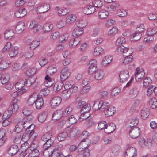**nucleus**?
<instances>
[{
	"label": "nucleus",
	"mask_w": 157,
	"mask_h": 157,
	"mask_svg": "<svg viewBox=\"0 0 157 157\" xmlns=\"http://www.w3.org/2000/svg\"><path fill=\"white\" fill-rule=\"evenodd\" d=\"M110 104L107 101L101 100L100 101L97 100L94 101L93 107L94 108L97 106V108H95L97 110L99 109L100 110L104 111L110 106Z\"/></svg>",
	"instance_id": "3"
},
{
	"label": "nucleus",
	"mask_w": 157,
	"mask_h": 157,
	"mask_svg": "<svg viewBox=\"0 0 157 157\" xmlns=\"http://www.w3.org/2000/svg\"><path fill=\"white\" fill-rule=\"evenodd\" d=\"M38 146V141L36 140H34L30 146V151H35L36 149H38L37 147Z\"/></svg>",
	"instance_id": "58"
},
{
	"label": "nucleus",
	"mask_w": 157,
	"mask_h": 157,
	"mask_svg": "<svg viewBox=\"0 0 157 157\" xmlns=\"http://www.w3.org/2000/svg\"><path fill=\"white\" fill-rule=\"evenodd\" d=\"M26 43L28 45H30V48L32 50L36 48L40 45L39 41L36 40L32 41L29 39L27 40Z\"/></svg>",
	"instance_id": "18"
},
{
	"label": "nucleus",
	"mask_w": 157,
	"mask_h": 157,
	"mask_svg": "<svg viewBox=\"0 0 157 157\" xmlns=\"http://www.w3.org/2000/svg\"><path fill=\"white\" fill-rule=\"evenodd\" d=\"M45 81L44 83V85L46 87H50L54 84L52 79L47 75L45 77Z\"/></svg>",
	"instance_id": "33"
},
{
	"label": "nucleus",
	"mask_w": 157,
	"mask_h": 157,
	"mask_svg": "<svg viewBox=\"0 0 157 157\" xmlns=\"http://www.w3.org/2000/svg\"><path fill=\"white\" fill-rule=\"evenodd\" d=\"M117 51V52L123 54V56L125 54H131L133 52V49L132 48H127L123 45L118 46Z\"/></svg>",
	"instance_id": "6"
},
{
	"label": "nucleus",
	"mask_w": 157,
	"mask_h": 157,
	"mask_svg": "<svg viewBox=\"0 0 157 157\" xmlns=\"http://www.w3.org/2000/svg\"><path fill=\"white\" fill-rule=\"evenodd\" d=\"M18 101V99L17 98L13 100L11 103V109L6 111L4 113L5 117H10L13 113L17 110L19 108L18 105L17 103Z\"/></svg>",
	"instance_id": "2"
},
{
	"label": "nucleus",
	"mask_w": 157,
	"mask_h": 157,
	"mask_svg": "<svg viewBox=\"0 0 157 157\" xmlns=\"http://www.w3.org/2000/svg\"><path fill=\"white\" fill-rule=\"evenodd\" d=\"M44 101L41 97L39 98L37 96L35 102L36 107L37 109H40L43 106Z\"/></svg>",
	"instance_id": "28"
},
{
	"label": "nucleus",
	"mask_w": 157,
	"mask_h": 157,
	"mask_svg": "<svg viewBox=\"0 0 157 157\" xmlns=\"http://www.w3.org/2000/svg\"><path fill=\"white\" fill-rule=\"evenodd\" d=\"M120 81L123 83L126 82L129 78V72L127 70H125L120 72L119 75Z\"/></svg>",
	"instance_id": "12"
},
{
	"label": "nucleus",
	"mask_w": 157,
	"mask_h": 157,
	"mask_svg": "<svg viewBox=\"0 0 157 157\" xmlns=\"http://www.w3.org/2000/svg\"><path fill=\"white\" fill-rule=\"evenodd\" d=\"M45 142L43 146V148L44 149H48L54 143V141L52 139L47 140Z\"/></svg>",
	"instance_id": "52"
},
{
	"label": "nucleus",
	"mask_w": 157,
	"mask_h": 157,
	"mask_svg": "<svg viewBox=\"0 0 157 157\" xmlns=\"http://www.w3.org/2000/svg\"><path fill=\"white\" fill-rule=\"evenodd\" d=\"M91 109V106L90 104H86V102L84 106L81 108L80 112L81 113L84 112H89Z\"/></svg>",
	"instance_id": "60"
},
{
	"label": "nucleus",
	"mask_w": 157,
	"mask_h": 157,
	"mask_svg": "<svg viewBox=\"0 0 157 157\" xmlns=\"http://www.w3.org/2000/svg\"><path fill=\"white\" fill-rule=\"evenodd\" d=\"M150 114V112L148 109L144 108L142 110L141 115L143 119L147 118Z\"/></svg>",
	"instance_id": "36"
},
{
	"label": "nucleus",
	"mask_w": 157,
	"mask_h": 157,
	"mask_svg": "<svg viewBox=\"0 0 157 157\" xmlns=\"http://www.w3.org/2000/svg\"><path fill=\"white\" fill-rule=\"evenodd\" d=\"M138 119L136 117H134L129 119L127 122V124L128 127H135L138 123Z\"/></svg>",
	"instance_id": "25"
},
{
	"label": "nucleus",
	"mask_w": 157,
	"mask_h": 157,
	"mask_svg": "<svg viewBox=\"0 0 157 157\" xmlns=\"http://www.w3.org/2000/svg\"><path fill=\"white\" fill-rule=\"evenodd\" d=\"M115 111V107L110 105L104 111V113L105 116H109L112 115Z\"/></svg>",
	"instance_id": "23"
},
{
	"label": "nucleus",
	"mask_w": 157,
	"mask_h": 157,
	"mask_svg": "<svg viewBox=\"0 0 157 157\" xmlns=\"http://www.w3.org/2000/svg\"><path fill=\"white\" fill-rule=\"evenodd\" d=\"M116 14L118 16L123 17L127 15V12L125 10H119L117 11Z\"/></svg>",
	"instance_id": "57"
},
{
	"label": "nucleus",
	"mask_w": 157,
	"mask_h": 157,
	"mask_svg": "<svg viewBox=\"0 0 157 157\" xmlns=\"http://www.w3.org/2000/svg\"><path fill=\"white\" fill-rule=\"evenodd\" d=\"M108 12L105 10H101L98 13V15L100 19L105 18L109 15Z\"/></svg>",
	"instance_id": "39"
},
{
	"label": "nucleus",
	"mask_w": 157,
	"mask_h": 157,
	"mask_svg": "<svg viewBox=\"0 0 157 157\" xmlns=\"http://www.w3.org/2000/svg\"><path fill=\"white\" fill-rule=\"evenodd\" d=\"M19 151L18 147L16 145L11 146L8 150V152L11 156L15 155Z\"/></svg>",
	"instance_id": "20"
},
{
	"label": "nucleus",
	"mask_w": 157,
	"mask_h": 157,
	"mask_svg": "<svg viewBox=\"0 0 157 157\" xmlns=\"http://www.w3.org/2000/svg\"><path fill=\"white\" fill-rule=\"evenodd\" d=\"M59 148L56 147L53 150V151H51V157H59Z\"/></svg>",
	"instance_id": "62"
},
{
	"label": "nucleus",
	"mask_w": 157,
	"mask_h": 157,
	"mask_svg": "<svg viewBox=\"0 0 157 157\" xmlns=\"http://www.w3.org/2000/svg\"><path fill=\"white\" fill-rule=\"evenodd\" d=\"M53 28V25L50 23L45 24L43 26V30L44 33L48 32L52 30Z\"/></svg>",
	"instance_id": "42"
},
{
	"label": "nucleus",
	"mask_w": 157,
	"mask_h": 157,
	"mask_svg": "<svg viewBox=\"0 0 157 157\" xmlns=\"http://www.w3.org/2000/svg\"><path fill=\"white\" fill-rule=\"evenodd\" d=\"M104 75V71L102 70H99L95 72L94 78L97 80H101L103 78Z\"/></svg>",
	"instance_id": "27"
},
{
	"label": "nucleus",
	"mask_w": 157,
	"mask_h": 157,
	"mask_svg": "<svg viewBox=\"0 0 157 157\" xmlns=\"http://www.w3.org/2000/svg\"><path fill=\"white\" fill-rule=\"evenodd\" d=\"M23 122L22 120L20 119L15 128V132L17 133L20 132L22 130L23 128Z\"/></svg>",
	"instance_id": "29"
},
{
	"label": "nucleus",
	"mask_w": 157,
	"mask_h": 157,
	"mask_svg": "<svg viewBox=\"0 0 157 157\" xmlns=\"http://www.w3.org/2000/svg\"><path fill=\"white\" fill-rule=\"evenodd\" d=\"M25 83V81L23 79L19 80L15 85L16 90H19L21 89L24 86Z\"/></svg>",
	"instance_id": "35"
},
{
	"label": "nucleus",
	"mask_w": 157,
	"mask_h": 157,
	"mask_svg": "<svg viewBox=\"0 0 157 157\" xmlns=\"http://www.w3.org/2000/svg\"><path fill=\"white\" fill-rule=\"evenodd\" d=\"M104 49L100 46L96 47L93 52V55L95 57H98L101 55L104 51Z\"/></svg>",
	"instance_id": "14"
},
{
	"label": "nucleus",
	"mask_w": 157,
	"mask_h": 157,
	"mask_svg": "<svg viewBox=\"0 0 157 157\" xmlns=\"http://www.w3.org/2000/svg\"><path fill=\"white\" fill-rule=\"evenodd\" d=\"M107 125V123L105 121L100 122L98 124V129L100 130L102 129L104 130L105 129Z\"/></svg>",
	"instance_id": "63"
},
{
	"label": "nucleus",
	"mask_w": 157,
	"mask_h": 157,
	"mask_svg": "<svg viewBox=\"0 0 157 157\" xmlns=\"http://www.w3.org/2000/svg\"><path fill=\"white\" fill-rule=\"evenodd\" d=\"M73 109L71 106H68L65 109H61V112H59V116L65 117L67 115L71 114L72 111ZM61 111V110H60Z\"/></svg>",
	"instance_id": "15"
},
{
	"label": "nucleus",
	"mask_w": 157,
	"mask_h": 157,
	"mask_svg": "<svg viewBox=\"0 0 157 157\" xmlns=\"http://www.w3.org/2000/svg\"><path fill=\"white\" fill-rule=\"evenodd\" d=\"M27 13L26 9L24 8L18 9L15 13V16L17 17H21Z\"/></svg>",
	"instance_id": "21"
},
{
	"label": "nucleus",
	"mask_w": 157,
	"mask_h": 157,
	"mask_svg": "<svg viewBox=\"0 0 157 157\" xmlns=\"http://www.w3.org/2000/svg\"><path fill=\"white\" fill-rule=\"evenodd\" d=\"M145 74V73L143 69H140L139 67L136 68L135 73V80L137 82H140L143 79Z\"/></svg>",
	"instance_id": "5"
},
{
	"label": "nucleus",
	"mask_w": 157,
	"mask_h": 157,
	"mask_svg": "<svg viewBox=\"0 0 157 157\" xmlns=\"http://www.w3.org/2000/svg\"><path fill=\"white\" fill-rule=\"evenodd\" d=\"M1 78L0 80L1 83L3 84L6 83L8 81L9 79V75L8 74L4 73L1 75Z\"/></svg>",
	"instance_id": "37"
},
{
	"label": "nucleus",
	"mask_w": 157,
	"mask_h": 157,
	"mask_svg": "<svg viewBox=\"0 0 157 157\" xmlns=\"http://www.w3.org/2000/svg\"><path fill=\"white\" fill-rule=\"evenodd\" d=\"M141 132L140 128L136 127H134L129 132V135L132 139H135L138 137Z\"/></svg>",
	"instance_id": "11"
},
{
	"label": "nucleus",
	"mask_w": 157,
	"mask_h": 157,
	"mask_svg": "<svg viewBox=\"0 0 157 157\" xmlns=\"http://www.w3.org/2000/svg\"><path fill=\"white\" fill-rule=\"evenodd\" d=\"M70 95V93L67 90H63L61 94L62 99L64 100H66L68 99Z\"/></svg>",
	"instance_id": "46"
},
{
	"label": "nucleus",
	"mask_w": 157,
	"mask_h": 157,
	"mask_svg": "<svg viewBox=\"0 0 157 157\" xmlns=\"http://www.w3.org/2000/svg\"><path fill=\"white\" fill-rule=\"evenodd\" d=\"M113 59L112 57L110 55H107L104 57L102 60L101 64L102 66H106L110 63Z\"/></svg>",
	"instance_id": "26"
},
{
	"label": "nucleus",
	"mask_w": 157,
	"mask_h": 157,
	"mask_svg": "<svg viewBox=\"0 0 157 157\" xmlns=\"http://www.w3.org/2000/svg\"><path fill=\"white\" fill-rule=\"evenodd\" d=\"M71 130V127L68 126L59 133V141H64Z\"/></svg>",
	"instance_id": "9"
},
{
	"label": "nucleus",
	"mask_w": 157,
	"mask_h": 157,
	"mask_svg": "<svg viewBox=\"0 0 157 157\" xmlns=\"http://www.w3.org/2000/svg\"><path fill=\"white\" fill-rule=\"evenodd\" d=\"M57 70L56 67L53 66H50L48 67L47 72L50 75H52Z\"/></svg>",
	"instance_id": "53"
},
{
	"label": "nucleus",
	"mask_w": 157,
	"mask_h": 157,
	"mask_svg": "<svg viewBox=\"0 0 157 157\" xmlns=\"http://www.w3.org/2000/svg\"><path fill=\"white\" fill-rule=\"evenodd\" d=\"M69 36V34L65 32L59 35V50H62L64 48V44Z\"/></svg>",
	"instance_id": "4"
},
{
	"label": "nucleus",
	"mask_w": 157,
	"mask_h": 157,
	"mask_svg": "<svg viewBox=\"0 0 157 157\" xmlns=\"http://www.w3.org/2000/svg\"><path fill=\"white\" fill-rule=\"evenodd\" d=\"M138 90L136 87H132L129 91L130 95L132 97H136L138 93Z\"/></svg>",
	"instance_id": "51"
},
{
	"label": "nucleus",
	"mask_w": 157,
	"mask_h": 157,
	"mask_svg": "<svg viewBox=\"0 0 157 157\" xmlns=\"http://www.w3.org/2000/svg\"><path fill=\"white\" fill-rule=\"evenodd\" d=\"M78 155L80 156L82 155L83 157H88L90 155V150L88 148L78 149Z\"/></svg>",
	"instance_id": "22"
},
{
	"label": "nucleus",
	"mask_w": 157,
	"mask_h": 157,
	"mask_svg": "<svg viewBox=\"0 0 157 157\" xmlns=\"http://www.w3.org/2000/svg\"><path fill=\"white\" fill-rule=\"evenodd\" d=\"M20 55L22 57H24L26 59H28L31 57L33 55L32 52H21Z\"/></svg>",
	"instance_id": "59"
},
{
	"label": "nucleus",
	"mask_w": 157,
	"mask_h": 157,
	"mask_svg": "<svg viewBox=\"0 0 157 157\" xmlns=\"http://www.w3.org/2000/svg\"><path fill=\"white\" fill-rule=\"evenodd\" d=\"M37 95L35 94L32 95L29 98L28 101V104L31 105L33 104L34 103H35L36 98H37Z\"/></svg>",
	"instance_id": "50"
},
{
	"label": "nucleus",
	"mask_w": 157,
	"mask_h": 157,
	"mask_svg": "<svg viewBox=\"0 0 157 157\" xmlns=\"http://www.w3.org/2000/svg\"><path fill=\"white\" fill-rule=\"evenodd\" d=\"M14 35V32L11 29L6 30L4 33V37L6 40L11 39Z\"/></svg>",
	"instance_id": "24"
},
{
	"label": "nucleus",
	"mask_w": 157,
	"mask_h": 157,
	"mask_svg": "<svg viewBox=\"0 0 157 157\" xmlns=\"http://www.w3.org/2000/svg\"><path fill=\"white\" fill-rule=\"evenodd\" d=\"M101 31V29L100 27H95L93 29L91 35L93 37L97 36Z\"/></svg>",
	"instance_id": "43"
},
{
	"label": "nucleus",
	"mask_w": 157,
	"mask_h": 157,
	"mask_svg": "<svg viewBox=\"0 0 157 157\" xmlns=\"http://www.w3.org/2000/svg\"><path fill=\"white\" fill-rule=\"evenodd\" d=\"M81 113V114L80 117V119H82L83 120L86 119V121H87L92 118L91 117H90V114L89 112H87L85 113L84 112Z\"/></svg>",
	"instance_id": "49"
},
{
	"label": "nucleus",
	"mask_w": 157,
	"mask_h": 157,
	"mask_svg": "<svg viewBox=\"0 0 157 157\" xmlns=\"http://www.w3.org/2000/svg\"><path fill=\"white\" fill-rule=\"evenodd\" d=\"M136 150L135 147H130L127 148L125 152V157H136Z\"/></svg>",
	"instance_id": "7"
},
{
	"label": "nucleus",
	"mask_w": 157,
	"mask_h": 157,
	"mask_svg": "<svg viewBox=\"0 0 157 157\" xmlns=\"http://www.w3.org/2000/svg\"><path fill=\"white\" fill-rule=\"evenodd\" d=\"M95 10V8L93 5H90L84 8L83 12L86 14L89 15L94 13Z\"/></svg>",
	"instance_id": "19"
},
{
	"label": "nucleus",
	"mask_w": 157,
	"mask_h": 157,
	"mask_svg": "<svg viewBox=\"0 0 157 157\" xmlns=\"http://www.w3.org/2000/svg\"><path fill=\"white\" fill-rule=\"evenodd\" d=\"M144 142V144L148 148H150L152 146V141L151 139H148L144 140L141 139Z\"/></svg>",
	"instance_id": "61"
},
{
	"label": "nucleus",
	"mask_w": 157,
	"mask_h": 157,
	"mask_svg": "<svg viewBox=\"0 0 157 157\" xmlns=\"http://www.w3.org/2000/svg\"><path fill=\"white\" fill-rule=\"evenodd\" d=\"M115 129V125L114 123H112L107 125L105 129H104V131L106 133L110 134L113 132Z\"/></svg>",
	"instance_id": "17"
},
{
	"label": "nucleus",
	"mask_w": 157,
	"mask_h": 157,
	"mask_svg": "<svg viewBox=\"0 0 157 157\" xmlns=\"http://www.w3.org/2000/svg\"><path fill=\"white\" fill-rule=\"evenodd\" d=\"M76 17L75 15L73 14H68L66 18V23L70 24L74 21L76 19Z\"/></svg>",
	"instance_id": "34"
},
{
	"label": "nucleus",
	"mask_w": 157,
	"mask_h": 157,
	"mask_svg": "<svg viewBox=\"0 0 157 157\" xmlns=\"http://www.w3.org/2000/svg\"><path fill=\"white\" fill-rule=\"evenodd\" d=\"M50 8L49 5L47 3L40 4L37 8V11L39 13H43L47 11Z\"/></svg>",
	"instance_id": "8"
},
{
	"label": "nucleus",
	"mask_w": 157,
	"mask_h": 157,
	"mask_svg": "<svg viewBox=\"0 0 157 157\" xmlns=\"http://www.w3.org/2000/svg\"><path fill=\"white\" fill-rule=\"evenodd\" d=\"M70 75V73L68 71V68L66 67L63 68L61 71L60 81H59V82H60L62 84L63 81L67 78Z\"/></svg>",
	"instance_id": "10"
},
{
	"label": "nucleus",
	"mask_w": 157,
	"mask_h": 157,
	"mask_svg": "<svg viewBox=\"0 0 157 157\" xmlns=\"http://www.w3.org/2000/svg\"><path fill=\"white\" fill-rule=\"evenodd\" d=\"M133 58V56L131 54H129L124 57L122 63L124 65L128 64L132 61Z\"/></svg>",
	"instance_id": "47"
},
{
	"label": "nucleus",
	"mask_w": 157,
	"mask_h": 157,
	"mask_svg": "<svg viewBox=\"0 0 157 157\" xmlns=\"http://www.w3.org/2000/svg\"><path fill=\"white\" fill-rule=\"evenodd\" d=\"M125 39L123 37L118 38L115 44L117 46H121L122 44L125 43Z\"/></svg>",
	"instance_id": "64"
},
{
	"label": "nucleus",
	"mask_w": 157,
	"mask_h": 157,
	"mask_svg": "<svg viewBox=\"0 0 157 157\" xmlns=\"http://www.w3.org/2000/svg\"><path fill=\"white\" fill-rule=\"evenodd\" d=\"M25 24L23 22L18 23L16 27V30L19 33H21L25 29Z\"/></svg>",
	"instance_id": "38"
},
{
	"label": "nucleus",
	"mask_w": 157,
	"mask_h": 157,
	"mask_svg": "<svg viewBox=\"0 0 157 157\" xmlns=\"http://www.w3.org/2000/svg\"><path fill=\"white\" fill-rule=\"evenodd\" d=\"M32 132H31L29 133H26V132L23 135L21 138V140L24 142H26L29 139V137H33Z\"/></svg>",
	"instance_id": "55"
},
{
	"label": "nucleus",
	"mask_w": 157,
	"mask_h": 157,
	"mask_svg": "<svg viewBox=\"0 0 157 157\" xmlns=\"http://www.w3.org/2000/svg\"><path fill=\"white\" fill-rule=\"evenodd\" d=\"M157 32V29L155 27L150 28L147 31V35L153 36Z\"/></svg>",
	"instance_id": "56"
},
{
	"label": "nucleus",
	"mask_w": 157,
	"mask_h": 157,
	"mask_svg": "<svg viewBox=\"0 0 157 157\" xmlns=\"http://www.w3.org/2000/svg\"><path fill=\"white\" fill-rule=\"evenodd\" d=\"M149 105L152 109L157 107V101L155 97H153L150 99L149 101Z\"/></svg>",
	"instance_id": "44"
},
{
	"label": "nucleus",
	"mask_w": 157,
	"mask_h": 157,
	"mask_svg": "<svg viewBox=\"0 0 157 157\" xmlns=\"http://www.w3.org/2000/svg\"><path fill=\"white\" fill-rule=\"evenodd\" d=\"M84 32L83 28L78 27L74 29L72 32L73 39H71L69 42V46L70 47H74L77 45L80 42V36Z\"/></svg>",
	"instance_id": "1"
},
{
	"label": "nucleus",
	"mask_w": 157,
	"mask_h": 157,
	"mask_svg": "<svg viewBox=\"0 0 157 157\" xmlns=\"http://www.w3.org/2000/svg\"><path fill=\"white\" fill-rule=\"evenodd\" d=\"M143 87L146 88L148 87L152 83V80L149 77H145L143 78Z\"/></svg>",
	"instance_id": "32"
},
{
	"label": "nucleus",
	"mask_w": 157,
	"mask_h": 157,
	"mask_svg": "<svg viewBox=\"0 0 157 157\" xmlns=\"http://www.w3.org/2000/svg\"><path fill=\"white\" fill-rule=\"evenodd\" d=\"M59 98L58 96L54 97L51 102V106L52 109L56 108L59 105Z\"/></svg>",
	"instance_id": "30"
},
{
	"label": "nucleus",
	"mask_w": 157,
	"mask_h": 157,
	"mask_svg": "<svg viewBox=\"0 0 157 157\" xmlns=\"http://www.w3.org/2000/svg\"><path fill=\"white\" fill-rule=\"evenodd\" d=\"M76 24L77 27L83 28L87 25V22L85 20L80 19L77 21Z\"/></svg>",
	"instance_id": "45"
},
{
	"label": "nucleus",
	"mask_w": 157,
	"mask_h": 157,
	"mask_svg": "<svg viewBox=\"0 0 157 157\" xmlns=\"http://www.w3.org/2000/svg\"><path fill=\"white\" fill-rule=\"evenodd\" d=\"M141 34L137 32L136 31L132 35L131 39L132 41H136L139 40L141 38Z\"/></svg>",
	"instance_id": "48"
},
{
	"label": "nucleus",
	"mask_w": 157,
	"mask_h": 157,
	"mask_svg": "<svg viewBox=\"0 0 157 157\" xmlns=\"http://www.w3.org/2000/svg\"><path fill=\"white\" fill-rule=\"evenodd\" d=\"M47 114L45 112L40 113L38 117V121L40 122H44L46 119Z\"/></svg>",
	"instance_id": "41"
},
{
	"label": "nucleus",
	"mask_w": 157,
	"mask_h": 157,
	"mask_svg": "<svg viewBox=\"0 0 157 157\" xmlns=\"http://www.w3.org/2000/svg\"><path fill=\"white\" fill-rule=\"evenodd\" d=\"M118 29L117 26H113L107 31V36L109 37H113L118 33Z\"/></svg>",
	"instance_id": "16"
},
{
	"label": "nucleus",
	"mask_w": 157,
	"mask_h": 157,
	"mask_svg": "<svg viewBox=\"0 0 157 157\" xmlns=\"http://www.w3.org/2000/svg\"><path fill=\"white\" fill-rule=\"evenodd\" d=\"M40 153L38 149H36L35 151H30L28 155L29 157H38Z\"/></svg>",
	"instance_id": "54"
},
{
	"label": "nucleus",
	"mask_w": 157,
	"mask_h": 157,
	"mask_svg": "<svg viewBox=\"0 0 157 157\" xmlns=\"http://www.w3.org/2000/svg\"><path fill=\"white\" fill-rule=\"evenodd\" d=\"M19 48L17 46L12 47L9 51V54L11 57L15 56L18 53Z\"/></svg>",
	"instance_id": "31"
},
{
	"label": "nucleus",
	"mask_w": 157,
	"mask_h": 157,
	"mask_svg": "<svg viewBox=\"0 0 157 157\" xmlns=\"http://www.w3.org/2000/svg\"><path fill=\"white\" fill-rule=\"evenodd\" d=\"M11 64L10 62L8 60L2 61L0 63V69L1 70L7 68Z\"/></svg>",
	"instance_id": "40"
},
{
	"label": "nucleus",
	"mask_w": 157,
	"mask_h": 157,
	"mask_svg": "<svg viewBox=\"0 0 157 157\" xmlns=\"http://www.w3.org/2000/svg\"><path fill=\"white\" fill-rule=\"evenodd\" d=\"M90 144V140L87 138L82 140L78 145V149L88 148L87 147Z\"/></svg>",
	"instance_id": "13"
}]
</instances>
